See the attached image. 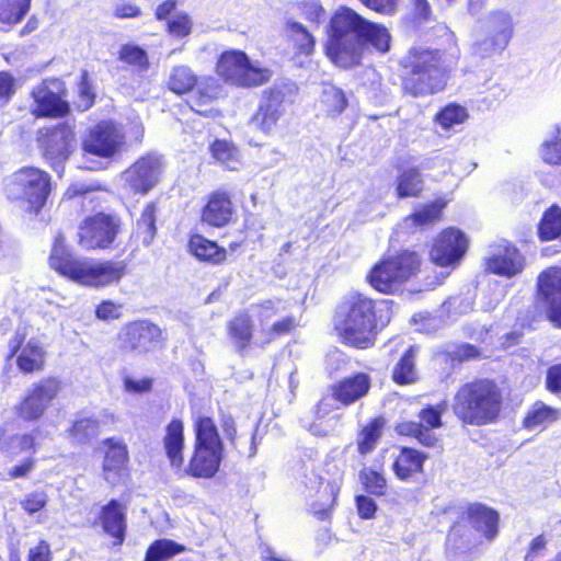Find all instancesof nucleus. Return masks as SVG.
Masks as SVG:
<instances>
[{
	"label": "nucleus",
	"instance_id": "54",
	"mask_svg": "<svg viewBox=\"0 0 561 561\" xmlns=\"http://www.w3.org/2000/svg\"><path fill=\"white\" fill-rule=\"evenodd\" d=\"M100 422L94 417H81L77 420L71 430V436L79 443H84L100 433Z\"/></svg>",
	"mask_w": 561,
	"mask_h": 561
},
{
	"label": "nucleus",
	"instance_id": "27",
	"mask_svg": "<svg viewBox=\"0 0 561 561\" xmlns=\"http://www.w3.org/2000/svg\"><path fill=\"white\" fill-rule=\"evenodd\" d=\"M446 202L437 199L431 204H425L416 209L411 216L403 219L399 228L405 232H414L416 229H424L436 222L442 215Z\"/></svg>",
	"mask_w": 561,
	"mask_h": 561
},
{
	"label": "nucleus",
	"instance_id": "16",
	"mask_svg": "<svg viewBox=\"0 0 561 561\" xmlns=\"http://www.w3.org/2000/svg\"><path fill=\"white\" fill-rule=\"evenodd\" d=\"M468 247L465 234L454 228L444 230L435 240L431 250V260L440 267L455 268Z\"/></svg>",
	"mask_w": 561,
	"mask_h": 561
},
{
	"label": "nucleus",
	"instance_id": "15",
	"mask_svg": "<svg viewBox=\"0 0 561 561\" xmlns=\"http://www.w3.org/2000/svg\"><path fill=\"white\" fill-rule=\"evenodd\" d=\"M446 402L436 407L428 405L419 413L420 423L407 421L397 425L396 430L400 435L415 437L422 445L433 447L437 437L432 432L433 428L442 426V414L446 410Z\"/></svg>",
	"mask_w": 561,
	"mask_h": 561
},
{
	"label": "nucleus",
	"instance_id": "46",
	"mask_svg": "<svg viewBox=\"0 0 561 561\" xmlns=\"http://www.w3.org/2000/svg\"><path fill=\"white\" fill-rule=\"evenodd\" d=\"M197 83V78L186 66L174 67L169 77V88L171 91L183 94L191 91Z\"/></svg>",
	"mask_w": 561,
	"mask_h": 561
},
{
	"label": "nucleus",
	"instance_id": "29",
	"mask_svg": "<svg viewBox=\"0 0 561 561\" xmlns=\"http://www.w3.org/2000/svg\"><path fill=\"white\" fill-rule=\"evenodd\" d=\"M163 447L171 465L180 468L183 463L184 448L183 423L180 420H173L168 424Z\"/></svg>",
	"mask_w": 561,
	"mask_h": 561
},
{
	"label": "nucleus",
	"instance_id": "49",
	"mask_svg": "<svg viewBox=\"0 0 561 561\" xmlns=\"http://www.w3.org/2000/svg\"><path fill=\"white\" fill-rule=\"evenodd\" d=\"M382 419H374L367 426H365L357 440V448L362 455L373 451L379 440L383 427Z\"/></svg>",
	"mask_w": 561,
	"mask_h": 561
},
{
	"label": "nucleus",
	"instance_id": "59",
	"mask_svg": "<svg viewBox=\"0 0 561 561\" xmlns=\"http://www.w3.org/2000/svg\"><path fill=\"white\" fill-rule=\"evenodd\" d=\"M79 96H80L79 107H81L82 111H85L92 106L93 100H94V94L91 91V87L88 82L87 71H83L82 76H81V81L79 83Z\"/></svg>",
	"mask_w": 561,
	"mask_h": 561
},
{
	"label": "nucleus",
	"instance_id": "21",
	"mask_svg": "<svg viewBox=\"0 0 561 561\" xmlns=\"http://www.w3.org/2000/svg\"><path fill=\"white\" fill-rule=\"evenodd\" d=\"M119 337L125 350L148 352L159 345L161 330L150 322L137 321L126 325Z\"/></svg>",
	"mask_w": 561,
	"mask_h": 561
},
{
	"label": "nucleus",
	"instance_id": "18",
	"mask_svg": "<svg viewBox=\"0 0 561 561\" xmlns=\"http://www.w3.org/2000/svg\"><path fill=\"white\" fill-rule=\"evenodd\" d=\"M486 32L485 38L473 45L474 54L481 57L491 56L507 46L512 35L510 16L503 12L493 14L486 22Z\"/></svg>",
	"mask_w": 561,
	"mask_h": 561
},
{
	"label": "nucleus",
	"instance_id": "60",
	"mask_svg": "<svg viewBox=\"0 0 561 561\" xmlns=\"http://www.w3.org/2000/svg\"><path fill=\"white\" fill-rule=\"evenodd\" d=\"M357 511L362 518L369 519L374 517L377 505L376 502L365 495H359L356 497Z\"/></svg>",
	"mask_w": 561,
	"mask_h": 561
},
{
	"label": "nucleus",
	"instance_id": "40",
	"mask_svg": "<svg viewBox=\"0 0 561 561\" xmlns=\"http://www.w3.org/2000/svg\"><path fill=\"white\" fill-rule=\"evenodd\" d=\"M211 156L228 170H238L241 165L239 150L229 141L216 140L210 146Z\"/></svg>",
	"mask_w": 561,
	"mask_h": 561
},
{
	"label": "nucleus",
	"instance_id": "61",
	"mask_svg": "<svg viewBox=\"0 0 561 561\" xmlns=\"http://www.w3.org/2000/svg\"><path fill=\"white\" fill-rule=\"evenodd\" d=\"M14 78L9 72H0V100L8 102L14 94Z\"/></svg>",
	"mask_w": 561,
	"mask_h": 561
},
{
	"label": "nucleus",
	"instance_id": "42",
	"mask_svg": "<svg viewBox=\"0 0 561 561\" xmlns=\"http://www.w3.org/2000/svg\"><path fill=\"white\" fill-rule=\"evenodd\" d=\"M156 219L157 207L153 203H150L144 208L141 216L137 220L136 225V236L141 240L144 245L151 244L156 237Z\"/></svg>",
	"mask_w": 561,
	"mask_h": 561
},
{
	"label": "nucleus",
	"instance_id": "45",
	"mask_svg": "<svg viewBox=\"0 0 561 561\" xmlns=\"http://www.w3.org/2000/svg\"><path fill=\"white\" fill-rule=\"evenodd\" d=\"M287 33L300 54L309 55L313 51L314 37L312 32L306 28L301 23L288 22Z\"/></svg>",
	"mask_w": 561,
	"mask_h": 561
},
{
	"label": "nucleus",
	"instance_id": "44",
	"mask_svg": "<svg viewBox=\"0 0 561 561\" xmlns=\"http://www.w3.org/2000/svg\"><path fill=\"white\" fill-rule=\"evenodd\" d=\"M423 191V179L417 169L411 168L398 176L397 193L400 198L415 197Z\"/></svg>",
	"mask_w": 561,
	"mask_h": 561
},
{
	"label": "nucleus",
	"instance_id": "5",
	"mask_svg": "<svg viewBox=\"0 0 561 561\" xmlns=\"http://www.w3.org/2000/svg\"><path fill=\"white\" fill-rule=\"evenodd\" d=\"M335 325L346 344L358 348L373 345L376 327L373 300L358 294L351 296L337 312Z\"/></svg>",
	"mask_w": 561,
	"mask_h": 561
},
{
	"label": "nucleus",
	"instance_id": "25",
	"mask_svg": "<svg viewBox=\"0 0 561 561\" xmlns=\"http://www.w3.org/2000/svg\"><path fill=\"white\" fill-rule=\"evenodd\" d=\"M370 388L368 375L359 373L345 378L332 388V399L344 405H350L365 397Z\"/></svg>",
	"mask_w": 561,
	"mask_h": 561
},
{
	"label": "nucleus",
	"instance_id": "20",
	"mask_svg": "<svg viewBox=\"0 0 561 561\" xmlns=\"http://www.w3.org/2000/svg\"><path fill=\"white\" fill-rule=\"evenodd\" d=\"M62 82L45 80L33 90L35 105L32 108L36 116H61L67 113L68 104L62 100Z\"/></svg>",
	"mask_w": 561,
	"mask_h": 561
},
{
	"label": "nucleus",
	"instance_id": "48",
	"mask_svg": "<svg viewBox=\"0 0 561 561\" xmlns=\"http://www.w3.org/2000/svg\"><path fill=\"white\" fill-rule=\"evenodd\" d=\"M467 108L455 103H450L442 108L435 116V122L445 130L465 123L468 118Z\"/></svg>",
	"mask_w": 561,
	"mask_h": 561
},
{
	"label": "nucleus",
	"instance_id": "2",
	"mask_svg": "<svg viewBox=\"0 0 561 561\" xmlns=\"http://www.w3.org/2000/svg\"><path fill=\"white\" fill-rule=\"evenodd\" d=\"M49 264L61 275L82 285L92 287H103L117 283L126 272L124 262L93 261L73 257L66 249L61 234L55 238Z\"/></svg>",
	"mask_w": 561,
	"mask_h": 561
},
{
	"label": "nucleus",
	"instance_id": "7",
	"mask_svg": "<svg viewBox=\"0 0 561 561\" xmlns=\"http://www.w3.org/2000/svg\"><path fill=\"white\" fill-rule=\"evenodd\" d=\"M5 190L10 199L37 214L50 193V175L36 168H23L11 175Z\"/></svg>",
	"mask_w": 561,
	"mask_h": 561
},
{
	"label": "nucleus",
	"instance_id": "47",
	"mask_svg": "<svg viewBox=\"0 0 561 561\" xmlns=\"http://www.w3.org/2000/svg\"><path fill=\"white\" fill-rule=\"evenodd\" d=\"M417 348L410 346L393 370V379L396 382L405 385L416 380V369L414 357Z\"/></svg>",
	"mask_w": 561,
	"mask_h": 561
},
{
	"label": "nucleus",
	"instance_id": "55",
	"mask_svg": "<svg viewBox=\"0 0 561 561\" xmlns=\"http://www.w3.org/2000/svg\"><path fill=\"white\" fill-rule=\"evenodd\" d=\"M366 490L375 495H383L387 489L385 477L371 469H365L360 473Z\"/></svg>",
	"mask_w": 561,
	"mask_h": 561
},
{
	"label": "nucleus",
	"instance_id": "11",
	"mask_svg": "<svg viewBox=\"0 0 561 561\" xmlns=\"http://www.w3.org/2000/svg\"><path fill=\"white\" fill-rule=\"evenodd\" d=\"M162 170V158L150 153L139 158L124 171L121 180L130 192L146 194L159 182Z\"/></svg>",
	"mask_w": 561,
	"mask_h": 561
},
{
	"label": "nucleus",
	"instance_id": "43",
	"mask_svg": "<svg viewBox=\"0 0 561 561\" xmlns=\"http://www.w3.org/2000/svg\"><path fill=\"white\" fill-rule=\"evenodd\" d=\"M229 334L239 350H244L252 339V322L247 313L236 316L229 324Z\"/></svg>",
	"mask_w": 561,
	"mask_h": 561
},
{
	"label": "nucleus",
	"instance_id": "32",
	"mask_svg": "<svg viewBox=\"0 0 561 561\" xmlns=\"http://www.w3.org/2000/svg\"><path fill=\"white\" fill-rule=\"evenodd\" d=\"M100 519L103 529L121 543L125 533V513L123 506L117 501H111L103 507Z\"/></svg>",
	"mask_w": 561,
	"mask_h": 561
},
{
	"label": "nucleus",
	"instance_id": "22",
	"mask_svg": "<svg viewBox=\"0 0 561 561\" xmlns=\"http://www.w3.org/2000/svg\"><path fill=\"white\" fill-rule=\"evenodd\" d=\"M105 455L103 460V477L115 485L124 480L128 462V449L119 438H107L103 442Z\"/></svg>",
	"mask_w": 561,
	"mask_h": 561
},
{
	"label": "nucleus",
	"instance_id": "39",
	"mask_svg": "<svg viewBox=\"0 0 561 561\" xmlns=\"http://www.w3.org/2000/svg\"><path fill=\"white\" fill-rule=\"evenodd\" d=\"M196 446L224 450L217 427L211 419L201 417L196 422Z\"/></svg>",
	"mask_w": 561,
	"mask_h": 561
},
{
	"label": "nucleus",
	"instance_id": "13",
	"mask_svg": "<svg viewBox=\"0 0 561 561\" xmlns=\"http://www.w3.org/2000/svg\"><path fill=\"white\" fill-rule=\"evenodd\" d=\"M118 220L105 214L87 218L79 228V243L85 249L110 247L118 232Z\"/></svg>",
	"mask_w": 561,
	"mask_h": 561
},
{
	"label": "nucleus",
	"instance_id": "56",
	"mask_svg": "<svg viewBox=\"0 0 561 561\" xmlns=\"http://www.w3.org/2000/svg\"><path fill=\"white\" fill-rule=\"evenodd\" d=\"M48 502V495L44 491L27 493L20 502L21 507L30 515L42 511Z\"/></svg>",
	"mask_w": 561,
	"mask_h": 561
},
{
	"label": "nucleus",
	"instance_id": "10",
	"mask_svg": "<svg viewBox=\"0 0 561 561\" xmlns=\"http://www.w3.org/2000/svg\"><path fill=\"white\" fill-rule=\"evenodd\" d=\"M126 135L113 122H101L92 127L82 141L84 152L111 159L124 150Z\"/></svg>",
	"mask_w": 561,
	"mask_h": 561
},
{
	"label": "nucleus",
	"instance_id": "12",
	"mask_svg": "<svg viewBox=\"0 0 561 561\" xmlns=\"http://www.w3.org/2000/svg\"><path fill=\"white\" fill-rule=\"evenodd\" d=\"M484 539L474 530L467 518L450 529L446 551L450 561H471L481 551Z\"/></svg>",
	"mask_w": 561,
	"mask_h": 561
},
{
	"label": "nucleus",
	"instance_id": "8",
	"mask_svg": "<svg viewBox=\"0 0 561 561\" xmlns=\"http://www.w3.org/2000/svg\"><path fill=\"white\" fill-rule=\"evenodd\" d=\"M217 75L227 83L241 88H254L270 81L272 72L250 61L241 50H229L220 55Z\"/></svg>",
	"mask_w": 561,
	"mask_h": 561
},
{
	"label": "nucleus",
	"instance_id": "51",
	"mask_svg": "<svg viewBox=\"0 0 561 561\" xmlns=\"http://www.w3.org/2000/svg\"><path fill=\"white\" fill-rule=\"evenodd\" d=\"M183 550V546L178 545L172 540H157L149 547L145 561H167Z\"/></svg>",
	"mask_w": 561,
	"mask_h": 561
},
{
	"label": "nucleus",
	"instance_id": "41",
	"mask_svg": "<svg viewBox=\"0 0 561 561\" xmlns=\"http://www.w3.org/2000/svg\"><path fill=\"white\" fill-rule=\"evenodd\" d=\"M538 234L543 241L561 237V207L552 205L543 213L538 227Z\"/></svg>",
	"mask_w": 561,
	"mask_h": 561
},
{
	"label": "nucleus",
	"instance_id": "9",
	"mask_svg": "<svg viewBox=\"0 0 561 561\" xmlns=\"http://www.w3.org/2000/svg\"><path fill=\"white\" fill-rule=\"evenodd\" d=\"M60 391V382L55 378H45L33 383L14 407L15 415L25 422L42 419Z\"/></svg>",
	"mask_w": 561,
	"mask_h": 561
},
{
	"label": "nucleus",
	"instance_id": "34",
	"mask_svg": "<svg viewBox=\"0 0 561 561\" xmlns=\"http://www.w3.org/2000/svg\"><path fill=\"white\" fill-rule=\"evenodd\" d=\"M31 7V0L0 1V30L9 31L22 21Z\"/></svg>",
	"mask_w": 561,
	"mask_h": 561
},
{
	"label": "nucleus",
	"instance_id": "23",
	"mask_svg": "<svg viewBox=\"0 0 561 561\" xmlns=\"http://www.w3.org/2000/svg\"><path fill=\"white\" fill-rule=\"evenodd\" d=\"M466 518L485 542L490 543L497 537L500 517L496 511L473 504L468 507Z\"/></svg>",
	"mask_w": 561,
	"mask_h": 561
},
{
	"label": "nucleus",
	"instance_id": "63",
	"mask_svg": "<svg viewBox=\"0 0 561 561\" xmlns=\"http://www.w3.org/2000/svg\"><path fill=\"white\" fill-rule=\"evenodd\" d=\"M546 383L551 392H561V364L551 366L548 369Z\"/></svg>",
	"mask_w": 561,
	"mask_h": 561
},
{
	"label": "nucleus",
	"instance_id": "14",
	"mask_svg": "<svg viewBox=\"0 0 561 561\" xmlns=\"http://www.w3.org/2000/svg\"><path fill=\"white\" fill-rule=\"evenodd\" d=\"M38 142L44 157L53 164L66 161L76 148V135L68 124L39 130Z\"/></svg>",
	"mask_w": 561,
	"mask_h": 561
},
{
	"label": "nucleus",
	"instance_id": "24",
	"mask_svg": "<svg viewBox=\"0 0 561 561\" xmlns=\"http://www.w3.org/2000/svg\"><path fill=\"white\" fill-rule=\"evenodd\" d=\"M233 204L226 192H214L202 213V220L213 227H224L232 218Z\"/></svg>",
	"mask_w": 561,
	"mask_h": 561
},
{
	"label": "nucleus",
	"instance_id": "38",
	"mask_svg": "<svg viewBox=\"0 0 561 561\" xmlns=\"http://www.w3.org/2000/svg\"><path fill=\"white\" fill-rule=\"evenodd\" d=\"M561 417V412L542 402H536L528 412L524 425L529 430L546 427Z\"/></svg>",
	"mask_w": 561,
	"mask_h": 561
},
{
	"label": "nucleus",
	"instance_id": "50",
	"mask_svg": "<svg viewBox=\"0 0 561 561\" xmlns=\"http://www.w3.org/2000/svg\"><path fill=\"white\" fill-rule=\"evenodd\" d=\"M18 366L24 373L39 370L44 364V352L35 343H27L18 357Z\"/></svg>",
	"mask_w": 561,
	"mask_h": 561
},
{
	"label": "nucleus",
	"instance_id": "52",
	"mask_svg": "<svg viewBox=\"0 0 561 561\" xmlns=\"http://www.w3.org/2000/svg\"><path fill=\"white\" fill-rule=\"evenodd\" d=\"M316 484L319 485L318 492L321 493V499L323 500L321 506L312 505V511L316 515H318L321 519L327 516V512L331 508L336 500L340 488L335 483H323L321 479H316Z\"/></svg>",
	"mask_w": 561,
	"mask_h": 561
},
{
	"label": "nucleus",
	"instance_id": "31",
	"mask_svg": "<svg viewBox=\"0 0 561 561\" xmlns=\"http://www.w3.org/2000/svg\"><path fill=\"white\" fill-rule=\"evenodd\" d=\"M426 458L427 455L413 448L404 447L393 463V470L399 479L407 480L422 471Z\"/></svg>",
	"mask_w": 561,
	"mask_h": 561
},
{
	"label": "nucleus",
	"instance_id": "4",
	"mask_svg": "<svg viewBox=\"0 0 561 561\" xmlns=\"http://www.w3.org/2000/svg\"><path fill=\"white\" fill-rule=\"evenodd\" d=\"M502 407V391L490 379L463 383L455 393L453 411L463 423L484 425L493 422Z\"/></svg>",
	"mask_w": 561,
	"mask_h": 561
},
{
	"label": "nucleus",
	"instance_id": "37",
	"mask_svg": "<svg viewBox=\"0 0 561 561\" xmlns=\"http://www.w3.org/2000/svg\"><path fill=\"white\" fill-rule=\"evenodd\" d=\"M539 156L543 163L561 167V123L556 125L553 131L542 141Z\"/></svg>",
	"mask_w": 561,
	"mask_h": 561
},
{
	"label": "nucleus",
	"instance_id": "6",
	"mask_svg": "<svg viewBox=\"0 0 561 561\" xmlns=\"http://www.w3.org/2000/svg\"><path fill=\"white\" fill-rule=\"evenodd\" d=\"M420 266V255L414 251L404 250L378 262L371 268L368 279L378 291L393 294L419 272Z\"/></svg>",
	"mask_w": 561,
	"mask_h": 561
},
{
	"label": "nucleus",
	"instance_id": "19",
	"mask_svg": "<svg viewBox=\"0 0 561 561\" xmlns=\"http://www.w3.org/2000/svg\"><path fill=\"white\" fill-rule=\"evenodd\" d=\"M524 266L525 257L508 242L492 245L485 257V267L489 272L507 278L522 273Z\"/></svg>",
	"mask_w": 561,
	"mask_h": 561
},
{
	"label": "nucleus",
	"instance_id": "17",
	"mask_svg": "<svg viewBox=\"0 0 561 561\" xmlns=\"http://www.w3.org/2000/svg\"><path fill=\"white\" fill-rule=\"evenodd\" d=\"M286 91L285 85H274L263 92L259 108L252 117V124L256 129L268 134L276 127L285 113Z\"/></svg>",
	"mask_w": 561,
	"mask_h": 561
},
{
	"label": "nucleus",
	"instance_id": "53",
	"mask_svg": "<svg viewBox=\"0 0 561 561\" xmlns=\"http://www.w3.org/2000/svg\"><path fill=\"white\" fill-rule=\"evenodd\" d=\"M118 57L119 60L134 66L138 71H146L149 68L147 53L137 45L127 44L122 46Z\"/></svg>",
	"mask_w": 561,
	"mask_h": 561
},
{
	"label": "nucleus",
	"instance_id": "62",
	"mask_svg": "<svg viewBox=\"0 0 561 561\" xmlns=\"http://www.w3.org/2000/svg\"><path fill=\"white\" fill-rule=\"evenodd\" d=\"M125 390L134 393L147 392L151 389L152 382L149 378L133 379L130 377L124 380Z\"/></svg>",
	"mask_w": 561,
	"mask_h": 561
},
{
	"label": "nucleus",
	"instance_id": "64",
	"mask_svg": "<svg viewBox=\"0 0 561 561\" xmlns=\"http://www.w3.org/2000/svg\"><path fill=\"white\" fill-rule=\"evenodd\" d=\"M27 561H50L49 545L42 540L36 547L30 549Z\"/></svg>",
	"mask_w": 561,
	"mask_h": 561
},
{
	"label": "nucleus",
	"instance_id": "30",
	"mask_svg": "<svg viewBox=\"0 0 561 561\" xmlns=\"http://www.w3.org/2000/svg\"><path fill=\"white\" fill-rule=\"evenodd\" d=\"M195 87L196 91L191 100L192 110L203 115H214L215 111L213 108L203 110L202 107L219 98L221 92L220 84L216 79L208 77L197 81Z\"/></svg>",
	"mask_w": 561,
	"mask_h": 561
},
{
	"label": "nucleus",
	"instance_id": "33",
	"mask_svg": "<svg viewBox=\"0 0 561 561\" xmlns=\"http://www.w3.org/2000/svg\"><path fill=\"white\" fill-rule=\"evenodd\" d=\"M35 448V437L32 433L9 435L5 427L0 428V451L13 457Z\"/></svg>",
	"mask_w": 561,
	"mask_h": 561
},
{
	"label": "nucleus",
	"instance_id": "58",
	"mask_svg": "<svg viewBox=\"0 0 561 561\" xmlns=\"http://www.w3.org/2000/svg\"><path fill=\"white\" fill-rule=\"evenodd\" d=\"M168 27L174 36L183 37L191 32V21L187 15H174L169 21Z\"/></svg>",
	"mask_w": 561,
	"mask_h": 561
},
{
	"label": "nucleus",
	"instance_id": "1",
	"mask_svg": "<svg viewBox=\"0 0 561 561\" xmlns=\"http://www.w3.org/2000/svg\"><path fill=\"white\" fill-rule=\"evenodd\" d=\"M330 24L327 54L339 67L352 68L359 65L368 50V44L380 53L390 48L391 37L388 30L365 20L350 8H339Z\"/></svg>",
	"mask_w": 561,
	"mask_h": 561
},
{
	"label": "nucleus",
	"instance_id": "28",
	"mask_svg": "<svg viewBox=\"0 0 561 561\" xmlns=\"http://www.w3.org/2000/svg\"><path fill=\"white\" fill-rule=\"evenodd\" d=\"M188 250L197 260L213 265L224 263L227 257V251L224 248L202 234H193L190 238Z\"/></svg>",
	"mask_w": 561,
	"mask_h": 561
},
{
	"label": "nucleus",
	"instance_id": "36",
	"mask_svg": "<svg viewBox=\"0 0 561 561\" xmlns=\"http://www.w3.org/2000/svg\"><path fill=\"white\" fill-rule=\"evenodd\" d=\"M319 110L328 116H336L346 107L343 91L332 84H324L318 102Z\"/></svg>",
	"mask_w": 561,
	"mask_h": 561
},
{
	"label": "nucleus",
	"instance_id": "3",
	"mask_svg": "<svg viewBox=\"0 0 561 561\" xmlns=\"http://www.w3.org/2000/svg\"><path fill=\"white\" fill-rule=\"evenodd\" d=\"M457 56H446L438 49L413 48L405 58L409 75L403 81L407 93L417 98L442 91L446 73L456 64Z\"/></svg>",
	"mask_w": 561,
	"mask_h": 561
},
{
	"label": "nucleus",
	"instance_id": "26",
	"mask_svg": "<svg viewBox=\"0 0 561 561\" xmlns=\"http://www.w3.org/2000/svg\"><path fill=\"white\" fill-rule=\"evenodd\" d=\"M222 451L206 447H195L194 456L190 461L188 472L198 478L214 477L222 460Z\"/></svg>",
	"mask_w": 561,
	"mask_h": 561
},
{
	"label": "nucleus",
	"instance_id": "35",
	"mask_svg": "<svg viewBox=\"0 0 561 561\" xmlns=\"http://www.w3.org/2000/svg\"><path fill=\"white\" fill-rule=\"evenodd\" d=\"M539 294L545 306L561 299V268L550 267L538 277Z\"/></svg>",
	"mask_w": 561,
	"mask_h": 561
},
{
	"label": "nucleus",
	"instance_id": "57",
	"mask_svg": "<svg viewBox=\"0 0 561 561\" xmlns=\"http://www.w3.org/2000/svg\"><path fill=\"white\" fill-rule=\"evenodd\" d=\"M284 308L280 300H265L256 307V314L261 322L270 320Z\"/></svg>",
	"mask_w": 561,
	"mask_h": 561
}]
</instances>
